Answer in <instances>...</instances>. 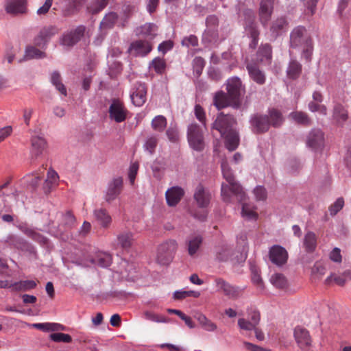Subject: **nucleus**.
Listing matches in <instances>:
<instances>
[{
    "label": "nucleus",
    "instance_id": "1",
    "mask_svg": "<svg viewBox=\"0 0 351 351\" xmlns=\"http://www.w3.org/2000/svg\"><path fill=\"white\" fill-rule=\"evenodd\" d=\"M224 85L226 93L221 90L217 91L213 97V105L219 111L228 107L239 109L245 93V87L241 78L238 76L229 77Z\"/></svg>",
    "mask_w": 351,
    "mask_h": 351
},
{
    "label": "nucleus",
    "instance_id": "2",
    "mask_svg": "<svg viewBox=\"0 0 351 351\" xmlns=\"http://www.w3.org/2000/svg\"><path fill=\"white\" fill-rule=\"evenodd\" d=\"M186 138L191 149L197 152L204 150L206 143L204 132L197 123H192L188 125Z\"/></svg>",
    "mask_w": 351,
    "mask_h": 351
},
{
    "label": "nucleus",
    "instance_id": "3",
    "mask_svg": "<svg viewBox=\"0 0 351 351\" xmlns=\"http://www.w3.org/2000/svg\"><path fill=\"white\" fill-rule=\"evenodd\" d=\"M178 249L175 239H168L160 244L157 249L156 261L161 265H169L173 260Z\"/></svg>",
    "mask_w": 351,
    "mask_h": 351
},
{
    "label": "nucleus",
    "instance_id": "4",
    "mask_svg": "<svg viewBox=\"0 0 351 351\" xmlns=\"http://www.w3.org/2000/svg\"><path fill=\"white\" fill-rule=\"evenodd\" d=\"M237 121L234 115L225 114L223 112L217 113L216 119L211 125V130H217L221 136L237 130Z\"/></svg>",
    "mask_w": 351,
    "mask_h": 351
},
{
    "label": "nucleus",
    "instance_id": "5",
    "mask_svg": "<svg viewBox=\"0 0 351 351\" xmlns=\"http://www.w3.org/2000/svg\"><path fill=\"white\" fill-rule=\"evenodd\" d=\"M109 102L110 106L108 110L109 119L117 123L126 121L130 112L125 107L124 102L119 98H112Z\"/></svg>",
    "mask_w": 351,
    "mask_h": 351
},
{
    "label": "nucleus",
    "instance_id": "6",
    "mask_svg": "<svg viewBox=\"0 0 351 351\" xmlns=\"http://www.w3.org/2000/svg\"><path fill=\"white\" fill-rule=\"evenodd\" d=\"M249 250L247 238L245 233H241L237 236V245L232 252L230 261L235 265L245 263Z\"/></svg>",
    "mask_w": 351,
    "mask_h": 351
},
{
    "label": "nucleus",
    "instance_id": "7",
    "mask_svg": "<svg viewBox=\"0 0 351 351\" xmlns=\"http://www.w3.org/2000/svg\"><path fill=\"white\" fill-rule=\"evenodd\" d=\"M4 243L8 244L10 248H14L22 252H27L29 254L37 256V252L35 247L27 241L20 236L13 234H9Z\"/></svg>",
    "mask_w": 351,
    "mask_h": 351
},
{
    "label": "nucleus",
    "instance_id": "8",
    "mask_svg": "<svg viewBox=\"0 0 351 351\" xmlns=\"http://www.w3.org/2000/svg\"><path fill=\"white\" fill-rule=\"evenodd\" d=\"M268 258L271 263L278 267H282L287 263L289 254L283 246L274 245L269 250Z\"/></svg>",
    "mask_w": 351,
    "mask_h": 351
},
{
    "label": "nucleus",
    "instance_id": "9",
    "mask_svg": "<svg viewBox=\"0 0 351 351\" xmlns=\"http://www.w3.org/2000/svg\"><path fill=\"white\" fill-rule=\"evenodd\" d=\"M123 187V180L121 176L114 178L108 182L106 191L104 196L105 201L111 204L121 193Z\"/></svg>",
    "mask_w": 351,
    "mask_h": 351
},
{
    "label": "nucleus",
    "instance_id": "10",
    "mask_svg": "<svg viewBox=\"0 0 351 351\" xmlns=\"http://www.w3.org/2000/svg\"><path fill=\"white\" fill-rule=\"evenodd\" d=\"M293 337L298 346L302 350H307L312 346L313 339L309 331L302 326L294 328Z\"/></svg>",
    "mask_w": 351,
    "mask_h": 351
},
{
    "label": "nucleus",
    "instance_id": "11",
    "mask_svg": "<svg viewBox=\"0 0 351 351\" xmlns=\"http://www.w3.org/2000/svg\"><path fill=\"white\" fill-rule=\"evenodd\" d=\"M134 91L130 94L132 104L135 106H143L147 100V86L145 82L137 81L134 84Z\"/></svg>",
    "mask_w": 351,
    "mask_h": 351
},
{
    "label": "nucleus",
    "instance_id": "12",
    "mask_svg": "<svg viewBox=\"0 0 351 351\" xmlns=\"http://www.w3.org/2000/svg\"><path fill=\"white\" fill-rule=\"evenodd\" d=\"M86 27L79 25L75 29L64 32L62 36V44H76L83 40Z\"/></svg>",
    "mask_w": 351,
    "mask_h": 351
},
{
    "label": "nucleus",
    "instance_id": "13",
    "mask_svg": "<svg viewBox=\"0 0 351 351\" xmlns=\"http://www.w3.org/2000/svg\"><path fill=\"white\" fill-rule=\"evenodd\" d=\"M47 147V142L44 137L33 136L31 138L30 154L32 160H36L43 155Z\"/></svg>",
    "mask_w": 351,
    "mask_h": 351
},
{
    "label": "nucleus",
    "instance_id": "14",
    "mask_svg": "<svg viewBox=\"0 0 351 351\" xmlns=\"http://www.w3.org/2000/svg\"><path fill=\"white\" fill-rule=\"evenodd\" d=\"M284 122L282 112L276 108H269L267 114H265V132L268 130L269 126L280 127Z\"/></svg>",
    "mask_w": 351,
    "mask_h": 351
},
{
    "label": "nucleus",
    "instance_id": "15",
    "mask_svg": "<svg viewBox=\"0 0 351 351\" xmlns=\"http://www.w3.org/2000/svg\"><path fill=\"white\" fill-rule=\"evenodd\" d=\"M27 0H5L4 8L10 14H23L27 12Z\"/></svg>",
    "mask_w": 351,
    "mask_h": 351
},
{
    "label": "nucleus",
    "instance_id": "16",
    "mask_svg": "<svg viewBox=\"0 0 351 351\" xmlns=\"http://www.w3.org/2000/svg\"><path fill=\"white\" fill-rule=\"evenodd\" d=\"M193 198L199 208H206L210 203V193L206 191L204 185L199 183L196 186Z\"/></svg>",
    "mask_w": 351,
    "mask_h": 351
},
{
    "label": "nucleus",
    "instance_id": "17",
    "mask_svg": "<svg viewBox=\"0 0 351 351\" xmlns=\"http://www.w3.org/2000/svg\"><path fill=\"white\" fill-rule=\"evenodd\" d=\"M184 195V189L179 186H172L166 191L165 199L167 204L170 207L176 206Z\"/></svg>",
    "mask_w": 351,
    "mask_h": 351
},
{
    "label": "nucleus",
    "instance_id": "18",
    "mask_svg": "<svg viewBox=\"0 0 351 351\" xmlns=\"http://www.w3.org/2000/svg\"><path fill=\"white\" fill-rule=\"evenodd\" d=\"M93 216L101 228L108 230L111 226L112 219L107 209L104 208L95 209L93 210Z\"/></svg>",
    "mask_w": 351,
    "mask_h": 351
},
{
    "label": "nucleus",
    "instance_id": "19",
    "mask_svg": "<svg viewBox=\"0 0 351 351\" xmlns=\"http://www.w3.org/2000/svg\"><path fill=\"white\" fill-rule=\"evenodd\" d=\"M291 44H309L311 40L303 26H298L293 29L290 35Z\"/></svg>",
    "mask_w": 351,
    "mask_h": 351
},
{
    "label": "nucleus",
    "instance_id": "20",
    "mask_svg": "<svg viewBox=\"0 0 351 351\" xmlns=\"http://www.w3.org/2000/svg\"><path fill=\"white\" fill-rule=\"evenodd\" d=\"M221 137L224 140L225 147L229 152L236 150L240 144V136L237 130L228 132Z\"/></svg>",
    "mask_w": 351,
    "mask_h": 351
},
{
    "label": "nucleus",
    "instance_id": "21",
    "mask_svg": "<svg viewBox=\"0 0 351 351\" xmlns=\"http://www.w3.org/2000/svg\"><path fill=\"white\" fill-rule=\"evenodd\" d=\"M324 134L320 129H312L307 138V145L308 147L316 149L324 145Z\"/></svg>",
    "mask_w": 351,
    "mask_h": 351
},
{
    "label": "nucleus",
    "instance_id": "22",
    "mask_svg": "<svg viewBox=\"0 0 351 351\" xmlns=\"http://www.w3.org/2000/svg\"><path fill=\"white\" fill-rule=\"evenodd\" d=\"M167 161L164 157H158L152 162L151 169L153 173V176L158 180H161L164 172L167 168Z\"/></svg>",
    "mask_w": 351,
    "mask_h": 351
},
{
    "label": "nucleus",
    "instance_id": "23",
    "mask_svg": "<svg viewBox=\"0 0 351 351\" xmlns=\"http://www.w3.org/2000/svg\"><path fill=\"white\" fill-rule=\"evenodd\" d=\"M45 57V52L35 48L33 45H27L24 54L19 59L18 62L21 63L31 59H43Z\"/></svg>",
    "mask_w": 351,
    "mask_h": 351
},
{
    "label": "nucleus",
    "instance_id": "24",
    "mask_svg": "<svg viewBox=\"0 0 351 351\" xmlns=\"http://www.w3.org/2000/svg\"><path fill=\"white\" fill-rule=\"evenodd\" d=\"M58 32L59 29L56 26L45 27L40 30L36 40L38 42L47 43L50 42L51 38L58 34Z\"/></svg>",
    "mask_w": 351,
    "mask_h": 351
},
{
    "label": "nucleus",
    "instance_id": "25",
    "mask_svg": "<svg viewBox=\"0 0 351 351\" xmlns=\"http://www.w3.org/2000/svg\"><path fill=\"white\" fill-rule=\"evenodd\" d=\"M332 119L337 124L343 125L348 119V112L341 104H336L332 110Z\"/></svg>",
    "mask_w": 351,
    "mask_h": 351
},
{
    "label": "nucleus",
    "instance_id": "26",
    "mask_svg": "<svg viewBox=\"0 0 351 351\" xmlns=\"http://www.w3.org/2000/svg\"><path fill=\"white\" fill-rule=\"evenodd\" d=\"M37 283L33 280H19L12 283L9 289L12 292L28 291L36 287Z\"/></svg>",
    "mask_w": 351,
    "mask_h": 351
},
{
    "label": "nucleus",
    "instance_id": "27",
    "mask_svg": "<svg viewBox=\"0 0 351 351\" xmlns=\"http://www.w3.org/2000/svg\"><path fill=\"white\" fill-rule=\"evenodd\" d=\"M216 285L218 290L223 291L225 295L235 298L238 295V290L234 287L232 286L227 281L221 278H216Z\"/></svg>",
    "mask_w": 351,
    "mask_h": 351
},
{
    "label": "nucleus",
    "instance_id": "28",
    "mask_svg": "<svg viewBox=\"0 0 351 351\" xmlns=\"http://www.w3.org/2000/svg\"><path fill=\"white\" fill-rule=\"evenodd\" d=\"M203 243V237L200 234L189 238L186 241V250L189 255L194 256Z\"/></svg>",
    "mask_w": 351,
    "mask_h": 351
},
{
    "label": "nucleus",
    "instance_id": "29",
    "mask_svg": "<svg viewBox=\"0 0 351 351\" xmlns=\"http://www.w3.org/2000/svg\"><path fill=\"white\" fill-rule=\"evenodd\" d=\"M289 23L285 17L278 18L274 21L270 27V31L274 37H277L285 32L288 29Z\"/></svg>",
    "mask_w": 351,
    "mask_h": 351
},
{
    "label": "nucleus",
    "instance_id": "30",
    "mask_svg": "<svg viewBox=\"0 0 351 351\" xmlns=\"http://www.w3.org/2000/svg\"><path fill=\"white\" fill-rule=\"evenodd\" d=\"M250 77L258 84H263V72L256 63H248L246 65Z\"/></svg>",
    "mask_w": 351,
    "mask_h": 351
},
{
    "label": "nucleus",
    "instance_id": "31",
    "mask_svg": "<svg viewBox=\"0 0 351 351\" xmlns=\"http://www.w3.org/2000/svg\"><path fill=\"white\" fill-rule=\"evenodd\" d=\"M153 49V45H129L127 53L134 57H144Z\"/></svg>",
    "mask_w": 351,
    "mask_h": 351
},
{
    "label": "nucleus",
    "instance_id": "32",
    "mask_svg": "<svg viewBox=\"0 0 351 351\" xmlns=\"http://www.w3.org/2000/svg\"><path fill=\"white\" fill-rule=\"evenodd\" d=\"M256 207L250 203L243 202L241 206V216L247 221H256L258 215L256 211Z\"/></svg>",
    "mask_w": 351,
    "mask_h": 351
},
{
    "label": "nucleus",
    "instance_id": "33",
    "mask_svg": "<svg viewBox=\"0 0 351 351\" xmlns=\"http://www.w3.org/2000/svg\"><path fill=\"white\" fill-rule=\"evenodd\" d=\"M194 317L197 320L202 328L206 331L213 332L217 328L216 324L208 319L206 316L202 313H197Z\"/></svg>",
    "mask_w": 351,
    "mask_h": 351
},
{
    "label": "nucleus",
    "instance_id": "34",
    "mask_svg": "<svg viewBox=\"0 0 351 351\" xmlns=\"http://www.w3.org/2000/svg\"><path fill=\"white\" fill-rule=\"evenodd\" d=\"M251 130L254 134L263 133V114H253L250 119Z\"/></svg>",
    "mask_w": 351,
    "mask_h": 351
},
{
    "label": "nucleus",
    "instance_id": "35",
    "mask_svg": "<svg viewBox=\"0 0 351 351\" xmlns=\"http://www.w3.org/2000/svg\"><path fill=\"white\" fill-rule=\"evenodd\" d=\"M220 167L223 178L225 179L228 184H232V182L235 180V177L226 158H223L221 160Z\"/></svg>",
    "mask_w": 351,
    "mask_h": 351
},
{
    "label": "nucleus",
    "instance_id": "36",
    "mask_svg": "<svg viewBox=\"0 0 351 351\" xmlns=\"http://www.w3.org/2000/svg\"><path fill=\"white\" fill-rule=\"evenodd\" d=\"M304 246L307 252H313L317 247V237L312 231L307 232L304 237Z\"/></svg>",
    "mask_w": 351,
    "mask_h": 351
},
{
    "label": "nucleus",
    "instance_id": "37",
    "mask_svg": "<svg viewBox=\"0 0 351 351\" xmlns=\"http://www.w3.org/2000/svg\"><path fill=\"white\" fill-rule=\"evenodd\" d=\"M157 29V26L154 23H145L138 27L136 32L138 35L153 38L156 34Z\"/></svg>",
    "mask_w": 351,
    "mask_h": 351
},
{
    "label": "nucleus",
    "instance_id": "38",
    "mask_svg": "<svg viewBox=\"0 0 351 351\" xmlns=\"http://www.w3.org/2000/svg\"><path fill=\"white\" fill-rule=\"evenodd\" d=\"M289 117L297 123L303 125H310L311 120L308 115L302 111H294L289 114Z\"/></svg>",
    "mask_w": 351,
    "mask_h": 351
},
{
    "label": "nucleus",
    "instance_id": "39",
    "mask_svg": "<svg viewBox=\"0 0 351 351\" xmlns=\"http://www.w3.org/2000/svg\"><path fill=\"white\" fill-rule=\"evenodd\" d=\"M302 72V65L295 60H291L287 67V74L289 78L298 79Z\"/></svg>",
    "mask_w": 351,
    "mask_h": 351
},
{
    "label": "nucleus",
    "instance_id": "40",
    "mask_svg": "<svg viewBox=\"0 0 351 351\" xmlns=\"http://www.w3.org/2000/svg\"><path fill=\"white\" fill-rule=\"evenodd\" d=\"M21 45H10L5 50L4 58L7 59L8 63H12L15 58L19 60L21 58Z\"/></svg>",
    "mask_w": 351,
    "mask_h": 351
},
{
    "label": "nucleus",
    "instance_id": "41",
    "mask_svg": "<svg viewBox=\"0 0 351 351\" xmlns=\"http://www.w3.org/2000/svg\"><path fill=\"white\" fill-rule=\"evenodd\" d=\"M123 70V64L121 62L114 60L110 64H108V73L111 80L117 79L118 76L120 75Z\"/></svg>",
    "mask_w": 351,
    "mask_h": 351
},
{
    "label": "nucleus",
    "instance_id": "42",
    "mask_svg": "<svg viewBox=\"0 0 351 351\" xmlns=\"http://www.w3.org/2000/svg\"><path fill=\"white\" fill-rule=\"evenodd\" d=\"M350 275L349 271H344L341 276H337L333 273H331L329 276L325 280V285H330L332 282H335L339 286H343L346 282V277Z\"/></svg>",
    "mask_w": 351,
    "mask_h": 351
},
{
    "label": "nucleus",
    "instance_id": "43",
    "mask_svg": "<svg viewBox=\"0 0 351 351\" xmlns=\"http://www.w3.org/2000/svg\"><path fill=\"white\" fill-rule=\"evenodd\" d=\"M271 284L278 289H285L287 287L288 282L287 278L280 273H276L269 278Z\"/></svg>",
    "mask_w": 351,
    "mask_h": 351
},
{
    "label": "nucleus",
    "instance_id": "44",
    "mask_svg": "<svg viewBox=\"0 0 351 351\" xmlns=\"http://www.w3.org/2000/svg\"><path fill=\"white\" fill-rule=\"evenodd\" d=\"M200 296V292L197 291H185L184 289L176 290L173 293V298L175 300H182L188 297L198 298Z\"/></svg>",
    "mask_w": 351,
    "mask_h": 351
},
{
    "label": "nucleus",
    "instance_id": "45",
    "mask_svg": "<svg viewBox=\"0 0 351 351\" xmlns=\"http://www.w3.org/2000/svg\"><path fill=\"white\" fill-rule=\"evenodd\" d=\"M167 120L163 115H157L152 121V128L154 130L162 132L167 128Z\"/></svg>",
    "mask_w": 351,
    "mask_h": 351
},
{
    "label": "nucleus",
    "instance_id": "46",
    "mask_svg": "<svg viewBox=\"0 0 351 351\" xmlns=\"http://www.w3.org/2000/svg\"><path fill=\"white\" fill-rule=\"evenodd\" d=\"M49 339L56 343H70L72 342V337L69 334L63 332H52L49 335Z\"/></svg>",
    "mask_w": 351,
    "mask_h": 351
},
{
    "label": "nucleus",
    "instance_id": "47",
    "mask_svg": "<svg viewBox=\"0 0 351 351\" xmlns=\"http://www.w3.org/2000/svg\"><path fill=\"white\" fill-rule=\"evenodd\" d=\"M250 269L251 271V280L254 285H259L263 283L262 277L261 276V269L251 261H249Z\"/></svg>",
    "mask_w": 351,
    "mask_h": 351
},
{
    "label": "nucleus",
    "instance_id": "48",
    "mask_svg": "<svg viewBox=\"0 0 351 351\" xmlns=\"http://www.w3.org/2000/svg\"><path fill=\"white\" fill-rule=\"evenodd\" d=\"M118 19V15L115 12H110L106 14L100 23V27L102 29L112 28Z\"/></svg>",
    "mask_w": 351,
    "mask_h": 351
},
{
    "label": "nucleus",
    "instance_id": "49",
    "mask_svg": "<svg viewBox=\"0 0 351 351\" xmlns=\"http://www.w3.org/2000/svg\"><path fill=\"white\" fill-rule=\"evenodd\" d=\"M152 67L158 75H162L167 68L165 60L160 57H156L152 62Z\"/></svg>",
    "mask_w": 351,
    "mask_h": 351
},
{
    "label": "nucleus",
    "instance_id": "50",
    "mask_svg": "<svg viewBox=\"0 0 351 351\" xmlns=\"http://www.w3.org/2000/svg\"><path fill=\"white\" fill-rule=\"evenodd\" d=\"M29 237L43 247H49L51 243L50 240L47 237L38 232H36L34 230L30 232Z\"/></svg>",
    "mask_w": 351,
    "mask_h": 351
},
{
    "label": "nucleus",
    "instance_id": "51",
    "mask_svg": "<svg viewBox=\"0 0 351 351\" xmlns=\"http://www.w3.org/2000/svg\"><path fill=\"white\" fill-rule=\"evenodd\" d=\"M205 64L206 62L204 59L200 56H197L193 60V70L196 77H199L202 75Z\"/></svg>",
    "mask_w": 351,
    "mask_h": 351
},
{
    "label": "nucleus",
    "instance_id": "52",
    "mask_svg": "<svg viewBox=\"0 0 351 351\" xmlns=\"http://www.w3.org/2000/svg\"><path fill=\"white\" fill-rule=\"evenodd\" d=\"M117 241L123 249H129L132 246V234L130 232L121 234L118 235Z\"/></svg>",
    "mask_w": 351,
    "mask_h": 351
},
{
    "label": "nucleus",
    "instance_id": "53",
    "mask_svg": "<svg viewBox=\"0 0 351 351\" xmlns=\"http://www.w3.org/2000/svg\"><path fill=\"white\" fill-rule=\"evenodd\" d=\"M158 145V139L154 136H151L147 138L143 145V148L145 151L148 152L150 154H153Z\"/></svg>",
    "mask_w": 351,
    "mask_h": 351
},
{
    "label": "nucleus",
    "instance_id": "54",
    "mask_svg": "<svg viewBox=\"0 0 351 351\" xmlns=\"http://www.w3.org/2000/svg\"><path fill=\"white\" fill-rule=\"evenodd\" d=\"M305 8L304 13L309 16H313L315 14L317 10V4L318 0H301Z\"/></svg>",
    "mask_w": 351,
    "mask_h": 351
},
{
    "label": "nucleus",
    "instance_id": "55",
    "mask_svg": "<svg viewBox=\"0 0 351 351\" xmlns=\"http://www.w3.org/2000/svg\"><path fill=\"white\" fill-rule=\"evenodd\" d=\"M166 134L170 142L173 143H177L179 142V132L176 125L173 126L171 124L166 130Z\"/></svg>",
    "mask_w": 351,
    "mask_h": 351
},
{
    "label": "nucleus",
    "instance_id": "56",
    "mask_svg": "<svg viewBox=\"0 0 351 351\" xmlns=\"http://www.w3.org/2000/svg\"><path fill=\"white\" fill-rule=\"evenodd\" d=\"M344 206V199L343 197H339L328 208V211L331 216L336 215Z\"/></svg>",
    "mask_w": 351,
    "mask_h": 351
},
{
    "label": "nucleus",
    "instance_id": "57",
    "mask_svg": "<svg viewBox=\"0 0 351 351\" xmlns=\"http://www.w3.org/2000/svg\"><path fill=\"white\" fill-rule=\"evenodd\" d=\"M40 181V178L39 176L32 178L29 180L27 181V190L29 191L31 193H35L39 186Z\"/></svg>",
    "mask_w": 351,
    "mask_h": 351
},
{
    "label": "nucleus",
    "instance_id": "58",
    "mask_svg": "<svg viewBox=\"0 0 351 351\" xmlns=\"http://www.w3.org/2000/svg\"><path fill=\"white\" fill-rule=\"evenodd\" d=\"M231 250L228 247H223L221 250L217 254V259L219 262H226L228 261H230L231 258Z\"/></svg>",
    "mask_w": 351,
    "mask_h": 351
},
{
    "label": "nucleus",
    "instance_id": "59",
    "mask_svg": "<svg viewBox=\"0 0 351 351\" xmlns=\"http://www.w3.org/2000/svg\"><path fill=\"white\" fill-rule=\"evenodd\" d=\"M238 326L242 330L249 331L252 333L255 329V324H252L250 320H247L244 318H240L238 320Z\"/></svg>",
    "mask_w": 351,
    "mask_h": 351
},
{
    "label": "nucleus",
    "instance_id": "60",
    "mask_svg": "<svg viewBox=\"0 0 351 351\" xmlns=\"http://www.w3.org/2000/svg\"><path fill=\"white\" fill-rule=\"evenodd\" d=\"M196 119L204 125L206 124V113L204 109L200 104H195L194 108Z\"/></svg>",
    "mask_w": 351,
    "mask_h": 351
},
{
    "label": "nucleus",
    "instance_id": "61",
    "mask_svg": "<svg viewBox=\"0 0 351 351\" xmlns=\"http://www.w3.org/2000/svg\"><path fill=\"white\" fill-rule=\"evenodd\" d=\"M138 168H139V165L137 162L132 163L129 167L128 178L130 180V182L132 184L134 183V182L136 179V177L138 173Z\"/></svg>",
    "mask_w": 351,
    "mask_h": 351
},
{
    "label": "nucleus",
    "instance_id": "62",
    "mask_svg": "<svg viewBox=\"0 0 351 351\" xmlns=\"http://www.w3.org/2000/svg\"><path fill=\"white\" fill-rule=\"evenodd\" d=\"M112 263V258L110 254H105L104 256L97 258V265L101 267L107 268L111 265Z\"/></svg>",
    "mask_w": 351,
    "mask_h": 351
},
{
    "label": "nucleus",
    "instance_id": "63",
    "mask_svg": "<svg viewBox=\"0 0 351 351\" xmlns=\"http://www.w3.org/2000/svg\"><path fill=\"white\" fill-rule=\"evenodd\" d=\"M231 188L230 184L222 183L221 187V195L224 202H228L230 199Z\"/></svg>",
    "mask_w": 351,
    "mask_h": 351
},
{
    "label": "nucleus",
    "instance_id": "64",
    "mask_svg": "<svg viewBox=\"0 0 351 351\" xmlns=\"http://www.w3.org/2000/svg\"><path fill=\"white\" fill-rule=\"evenodd\" d=\"M330 259L335 262L340 263L342 261V256L341 254V250L339 247H335L329 254Z\"/></svg>",
    "mask_w": 351,
    "mask_h": 351
}]
</instances>
